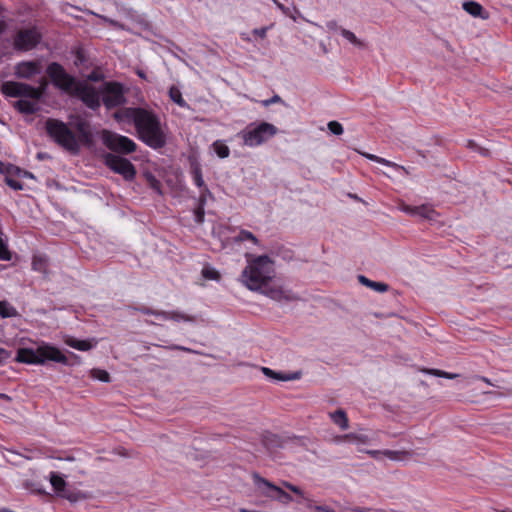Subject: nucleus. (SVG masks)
<instances>
[{
  "label": "nucleus",
  "mask_w": 512,
  "mask_h": 512,
  "mask_svg": "<svg viewBox=\"0 0 512 512\" xmlns=\"http://www.w3.org/2000/svg\"><path fill=\"white\" fill-rule=\"evenodd\" d=\"M113 118L118 122H132L138 138L148 147L159 150L166 145V134L160 118L152 110L142 107H126L116 111Z\"/></svg>",
  "instance_id": "1"
},
{
  "label": "nucleus",
  "mask_w": 512,
  "mask_h": 512,
  "mask_svg": "<svg viewBox=\"0 0 512 512\" xmlns=\"http://www.w3.org/2000/svg\"><path fill=\"white\" fill-rule=\"evenodd\" d=\"M246 267L241 273V282L252 291L266 287L274 277V262L267 255L245 254Z\"/></svg>",
  "instance_id": "2"
},
{
  "label": "nucleus",
  "mask_w": 512,
  "mask_h": 512,
  "mask_svg": "<svg viewBox=\"0 0 512 512\" xmlns=\"http://www.w3.org/2000/svg\"><path fill=\"white\" fill-rule=\"evenodd\" d=\"M16 360L26 364H44L47 361L70 364L68 357L57 347L50 344H42L36 349L19 348L16 354Z\"/></svg>",
  "instance_id": "3"
},
{
  "label": "nucleus",
  "mask_w": 512,
  "mask_h": 512,
  "mask_svg": "<svg viewBox=\"0 0 512 512\" xmlns=\"http://www.w3.org/2000/svg\"><path fill=\"white\" fill-rule=\"evenodd\" d=\"M46 132L59 146L71 153L79 152L76 134L61 120L49 118L45 123Z\"/></svg>",
  "instance_id": "4"
},
{
  "label": "nucleus",
  "mask_w": 512,
  "mask_h": 512,
  "mask_svg": "<svg viewBox=\"0 0 512 512\" xmlns=\"http://www.w3.org/2000/svg\"><path fill=\"white\" fill-rule=\"evenodd\" d=\"M277 132L278 128L275 125L268 122H260L248 125L239 135L245 146L257 147L274 137Z\"/></svg>",
  "instance_id": "5"
},
{
  "label": "nucleus",
  "mask_w": 512,
  "mask_h": 512,
  "mask_svg": "<svg viewBox=\"0 0 512 512\" xmlns=\"http://www.w3.org/2000/svg\"><path fill=\"white\" fill-rule=\"evenodd\" d=\"M46 74L56 88L69 94H72L80 82L74 76L67 73L65 68L58 62L48 64Z\"/></svg>",
  "instance_id": "6"
},
{
  "label": "nucleus",
  "mask_w": 512,
  "mask_h": 512,
  "mask_svg": "<svg viewBox=\"0 0 512 512\" xmlns=\"http://www.w3.org/2000/svg\"><path fill=\"white\" fill-rule=\"evenodd\" d=\"M102 103L110 110L126 103L125 88L117 81L104 82L100 88Z\"/></svg>",
  "instance_id": "7"
},
{
  "label": "nucleus",
  "mask_w": 512,
  "mask_h": 512,
  "mask_svg": "<svg viewBox=\"0 0 512 512\" xmlns=\"http://www.w3.org/2000/svg\"><path fill=\"white\" fill-rule=\"evenodd\" d=\"M103 144L111 151L130 154L136 151L137 144L127 136L111 132L109 130H103L101 133Z\"/></svg>",
  "instance_id": "8"
},
{
  "label": "nucleus",
  "mask_w": 512,
  "mask_h": 512,
  "mask_svg": "<svg viewBox=\"0 0 512 512\" xmlns=\"http://www.w3.org/2000/svg\"><path fill=\"white\" fill-rule=\"evenodd\" d=\"M462 387L466 389L464 391L465 400L472 403L494 405L503 396V393L498 390H485V386Z\"/></svg>",
  "instance_id": "9"
},
{
  "label": "nucleus",
  "mask_w": 512,
  "mask_h": 512,
  "mask_svg": "<svg viewBox=\"0 0 512 512\" xmlns=\"http://www.w3.org/2000/svg\"><path fill=\"white\" fill-rule=\"evenodd\" d=\"M105 165L113 172L120 174L126 181H132L136 176V168L130 160L108 153L104 158Z\"/></svg>",
  "instance_id": "10"
},
{
  "label": "nucleus",
  "mask_w": 512,
  "mask_h": 512,
  "mask_svg": "<svg viewBox=\"0 0 512 512\" xmlns=\"http://www.w3.org/2000/svg\"><path fill=\"white\" fill-rule=\"evenodd\" d=\"M41 34L37 28L20 29L13 41L14 48L19 51H29L35 48L41 41Z\"/></svg>",
  "instance_id": "11"
},
{
  "label": "nucleus",
  "mask_w": 512,
  "mask_h": 512,
  "mask_svg": "<svg viewBox=\"0 0 512 512\" xmlns=\"http://www.w3.org/2000/svg\"><path fill=\"white\" fill-rule=\"evenodd\" d=\"M1 93L11 98L33 99L36 95L35 87L17 81H5L1 85Z\"/></svg>",
  "instance_id": "12"
},
{
  "label": "nucleus",
  "mask_w": 512,
  "mask_h": 512,
  "mask_svg": "<svg viewBox=\"0 0 512 512\" xmlns=\"http://www.w3.org/2000/svg\"><path fill=\"white\" fill-rule=\"evenodd\" d=\"M72 95L77 96L88 108L97 110L101 106V93L95 87L79 82Z\"/></svg>",
  "instance_id": "13"
},
{
  "label": "nucleus",
  "mask_w": 512,
  "mask_h": 512,
  "mask_svg": "<svg viewBox=\"0 0 512 512\" xmlns=\"http://www.w3.org/2000/svg\"><path fill=\"white\" fill-rule=\"evenodd\" d=\"M72 128L77 132L76 136L81 146L91 147L94 143L91 124L81 116H76L70 122Z\"/></svg>",
  "instance_id": "14"
},
{
  "label": "nucleus",
  "mask_w": 512,
  "mask_h": 512,
  "mask_svg": "<svg viewBox=\"0 0 512 512\" xmlns=\"http://www.w3.org/2000/svg\"><path fill=\"white\" fill-rule=\"evenodd\" d=\"M254 484L268 497L275 498L282 503H289L292 501V497L282 490L280 487L275 486L266 479L260 477L258 474H254Z\"/></svg>",
  "instance_id": "15"
},
{
  "label": "nucleus",
  "mask_w": 512,
  "mask_h": 512,
  "mask_svg": "<svg viewBox=\"0 0 512 512\" xmlns=\"http://www.w3.org/2000/svg\"><path fill=\"white\" fill-rule=\"evenodd\" d=\"M0 173L5 174V183L15 191L23 190L24 185L20 181L14 179L12 176H21L24 174L25 176H32L30 173L26 171H22L20 168L12 165L5 164L0 161Z\"/></svg>",
  "instance_id": "16"
},
{
  "label": "nucleus",
  "mask_w": 512,
  "mask_h": 512,
  "mask_svg": "<svg viewBox=\"0 0 512 512\" xmlns=\"http://www.w3.org/2000/svg\"><path fill=\"white\" fill-rule=\"evenodd\" d=\"M49 481L58 496H61L71 502L77 500L76 495L73 492L66 490V481L62 475L52 471L49 474Z\"/></svg>",
  "instance_id": "17"
},
{
  "label": "nucleus",
  "mask_w": 512,
  "mask_h": 512,
  "mask_svg": "<svg viewBox=\"0 0 512 512\" xmlns=\"http://www.w3.org/2000/svg\"><path fill=\"white\" fill-rule=\"evenodd\" d=\"M41 69L38 61H22L15 66V75L20 79H31L40 74Z\"/></svg>",
  "instance_id": "18"
},
{
  "label": "nucleus",
  "mask_w": 512,
  "mask_h": 512,
  "mask_svg": "<svg viewBox=\"0 0 512 512\" xmlns=\"http://www.w3.org/2000/svg\"><path fill=\"white\" fill-rule=\"evenodd\" d=\"M401 210L411 216H418L421 217L422 219L427 220H434L437 215L436 211L430 205L427 204H423L420 206H411L403 204L401 206Z\"/></svg>",
  "instance_id": "19"
},
{
  "label": "nucleus",
  "mask_w": 512,
  "mask_h": 512,
  "mask_svg": "<svg viewBox=\"0 0 512 512\" xmlns=\"http://www.w3.org/2000/svg\"><path fill=\"white\" fill-rule=\"evenodd\" d=\"M265 376L278 381H292L299 380L301 378V371L294 372H276L268 367H261L259 369Z\"/></svg>",
  "instance_id": "20"
},
{
  "label": "nucleus",
  "mask_w": 512,
  "mask_h": 512,
  "mask_svg": "<svg viewBox=\"0 0 512 512\" xmlns=\"http://www.w3.org/2000/svg\"><path fill=\"white\" fill-rule=\"evenodd\" d=\"M189 166H190V174L192 176L194 184L197 188H202L206 186V183L203 179L202 166L200 162L195 157L189 158Z\"/></svg>",
  "instance_id": "21"
},
{
  "label": "nucleus",
  "mask_w": 512,
  "mask_h": 512,
  "mask_svg": "<svg viewBox=\"0 0 512 512\" xmlns=\"http://www.w3.org/2000/svg\"><path fill=\"white\" fill-rule=\"evenodd\" d=\"M463 9L473 17H480L482 19L488 18V13L484 10L481 4L475 1H466L463 3Z\"/></svg>",
  "instance_id": "22"
},
{
  "label": "nucleus",
  "mask_w": 512,
  "mask_h": 512,
  "mask_svg": "<svg viewBox=\"0 0 512 512\" xmlns=\"http://www.w3.org/2000/svg\"><path fill=\"white\" fill-rule=\"evenodd\" d=\"M14 108L22 114L32 115L38 110L37 104L26 99H20L14 103Z\"/></svg>",
  "instance_id": "23"
},
{
  "label": "nucleus",
  "mask_w": 512,
  "mask_h": 512,
  "mask_svg": "<svg viewBox=\"0 0 512 512\" xmlns=\"http://www.w3.org/2000/svg\"><path fill=\"white\" fill-rule=\"evenodd\" d=\"M358 153H360L362 156H364L365 158L371 160V161H374V162H377L379 164H382L384 166H387V167H391V168H394L396 170H403V171H406V168L402 165H399L395 162H392L390 160H387L385 158H382V157H379L377 155H374V154H370V153H366V152H360L358 151Z\"/></svg>",
  "instance_id": "24"
},
{
  "label": "nucleus",
  "mask_w": 512,
  "mask_h": 512,
  "mask_svg": "<svg viewBox=\"0 0 512 512\" xmlns=\"http://www.w3.org/2000/svg\"><path fill=\"white\" fill-rule=\"evenodd\" d=\"M161 317L164 320H173L176 322L184 321V322H194L195 318L191 315L184 314L179 311H162Z\"/></svg>",
  "instance_id": "25"
},
{
  "label": "nucleus",
  "mask_w": 512,
  "mask_h": 512,
  "mask_svg": "<svg viewBox=\"0 0 512 512\" xmlns=\"http://www.w3.org/2000/svg\"><path fill=\"white\" fill-rule=\"evenodd\" d=\"M329 416L334 424L339 426L342 430L349 428V421L344 410L338 409L335 412L329 413Z\"/></svg>",
  "instance_id": "26"
},
{
  "label": "nucleus",
  "mask_w": 512,
  "mask_h": 512,
  "mask_svg": "<svg viewBox=\"0 0 512 512\" xmlns=\"http://www.w3.org/2000/svg\"><path fill=\"white\" fill-rule=\"evenodd\" d=\"M358 280L360 283H362L366 287H369V288L373 289L374 291H377L380 293L386 292L389 289V286L386 283L372 281L363 275H359Z\"/></svg>",
  "instance_id": "27"
},
{
  "label": "nucleus",
  "mask_w": 512,
  "mask_h": 512,
  "mask_svg": "<svg viewBox=\"0 0 512 512\" xmlns=\"http://www.w3.org/2000/svg\"><path fill=\"white\" fill-rule=\"evenodd\" d=\"M65 343L69 347L79 351H88L93 347L92 343L89 340H79L73 337H69L68 339H66Z\"/></svg>",
  "instance_id": "28"
},
{
  "label": "nucleus",
  "mask_w": 512,
  "mask_h": 512,
  "mask_svg": "<svg viewBox=\"0 0 512 512\" xmlns=\"http://www.w3.org/2000/svg\"><path fill=\"white\" fill-rule=\"evenodd\" d=\"M18 311L15 307H13L9 302L3 300L0 301V317L5 318H12L18 316Z\"/></svg>",
  "instance_id": "29"
},
{
  "label": "nucleus",
  "mask_w": 512,
  "mask_h": 512,
  "mask_svg": "<svg viewBox=\"0 0 512 512\" xmlns=\"http://www.w3.org/2000/svg\"><path fill=\"white\" fill-rule=\"evenodd\" d=\"M170 99L182 108H188V103L183 99L181 91L176 86L169 89Z\"/></svg>",
  "instance_id": "30"
},
{
  "label": "nucleus",
  "mask_w": 512,
  "mask_h": 512,
  "mask_svg": "<svg viewBox=\"0 0 512 512\" xmlns=\"http://www.w3.org/2000/svg\"><path fill=\"white\" fill-rule=\"evenodd\" d=\"M234 241L236 243H241L243 241H251L254 245H259L258 238L250 231L241 229L237 236H235Z\"/></svg>",
  "instance_id": "31"
},
{
  "label": "nucleus",
  "mask_w": 512,
  "mask_h": 512,
  "mask_svg": "<svg viewBox=\"0 0 512 512\" xmlns=\"http://www.w3.org/2000/svg\"><path fill=\"white\" fill-rule=\"evenodd\" d=\"M212 146L218 157L227 158L230 155V149L223 141L217 140Z\"/></svg>",
  "instance_id": "32"
},
{
  "label": "nucleus",
  "mask_w": 512,
  "mask_h": 512,
  "mask_svg": "<svg viewBox=\"0 0 512 512\" xmlns=\"http://www.w3.org/2000/svg\"><path fill=\"white\" fill-rule=\"evenodd\" d=\"M90 377L93 380H98L101 382H110V374L104 369H99V368L91 369Z\"/></svg>",
  "instance_id": "33"
},
{
  "label": "nucleus",
  "mask_w": 512,
  "mask_h": 512,
  "mask_svg": "<svg viewBox=\"0 0 512 512\" xmlns=\"http://www.w3.org/2000/svg\"><path fill=\"white\" fill-rule=\"evenodd\" d=\"M339 31L341 35L353 45L360 48L364 47V43L360 39H358L352 31L345 28H340Z\"/></svg>",
  "instance_id": "34"
},
{
  "label": "nucleus",
  "mask_w": 512,
  "mask_h": 512,
  "mask_svg": "<svg viewBox=\"0 0 512 512\" xmlns=\"http://www.w3.org/2000/svg\"><path fill=\"white\" fill-rule=\"evenodd\" d=\"M423 372H425L427 374H430V375H434V376L450 379V380L455 379L456 377H458L457 374L448 373V372H445L443 370H438V369H423Z\"/></svg>",
  "instance_id": "35"
},
{
  "label": "nucleus",
  "mask_w": 512,
  "mask_h": 512,
  "mask_svg": "<svg viewBox=\"0 0 512 512\" xmlns=\"http://www.w3.org/2000/svg\"><path fill=\"white\" fill-rule=\"evenodd\" d=\"M406 455L407 452L405 451L383 450V456L393 461L403 460Z\"/></svg>",
  "instance_id": "36"
},
{
  "label": "nucleus",
  "mask_w": 512,
  "mask_h": 512,
  "mask_svg": "<svg viewBox=\"0 0 512 512\" xmlns=\"http://www.w3.org/2000/svg\"><path fill=\"white\" fill-rule=\"evenodd\" d=\"M11 259L12 254L8 248L7 243L0 237V260L10 261Z\"/></svg>",
  "instance_id": "37"
},
{
  "label": "nucleus",
  "mask_w": 512,
  "mask_h": 512,
  "mask_svg": "<svg viewBox=\"0 0 512 512\" xmlns=\"http://www.w3.org/2000/svg\"><path fill=\"white\" fill-rule=\"evenodd\" d=\"M199 190H200L199 198H198L199 204L206 205L208 198H211V199L214 198L213 194L211 193V191L209 190L207 185L200 188Z\"/></svg>",
  "instance_id": "38"
},
{
  "label": "nucleus",
  "mask_w": 512,
  "mask_h": 512,
  "mask_svg": "<svg viewBox=\"0 0 512 512\" xmlns=\"http://www.w3.org/2000/svg\"><path fill=\"white\" fill-rule=\"evenodd\" d=\"M47 86H48L47 80L45 78H41L39 81V86L35 87L36 95L34 96V100L37 101L43 97V95L46 92Z\"/></svg>",
  "instance_id": "39"
},
{
  "label": "nucleus",
  "mask_w": 512,
  "mask_h": 512,
  "mask_svg": "<svg viewBox=\"0 0 512 512\" xmlns=\"http://www.w3.org/2000/svg\"><path fill=\"white\" fill-rule=\"evenodd\" d=\"M467 148L478 152L480 155L487 157L489 156V150L487 148H483L479 146L474 140L467 141Z\"/></svg>",
  "instance_id": "40"
},
{
  "label": "nucleus",
  "mask_w": 512,
  "mask_h": 512,
  "mask_svg": "<svg viewBox=\"0 0 512 512\" xmlns=\"http://www.w3.org/2000/svg\"><path fill=\"white\" fill-rule=\"evenodd\" d=\"M194 216L196 223H203L205 218V205H201L198 203L197 207L194 210Z\"/></svg>",
  "instance_id": "41"
},
{
  "label": "nucleus",
  "mask_w": 512,
  "mask_h": 512,
  "mask_svg": "<svg viewBox=\"0 0 512 512\" xmlns=\"http://www.w3.org/2000/svg\"><path fill=\"white\" fill-rule=\"evenodd\" d=\"M329 131L334 135H341L343 133V126L338 121H330L327 124Z\"/></svg>",
  "instance_id": "42"
},
{
  "label": "nucleus",
  "mask_w": 512,
  "mask_h": 512,
  "mask_svg": "<svg viewBox=\"0 0 512 512\" xmlns=\"http://www.w3.org/2000/svg\"><path fill=\"white\" fill-rule=\"evenodd\" d=\"M266 295H268L270 298L274 300H281L282 298H285L284 291L282 289L272 288L269 289L266 292Z\"/></svg>",
  "instance_id": "43"
},
{
  "label": "nucleus",
  "mask_w": 512,
  "mask_h": 512,
  "mask_svg": "<svg viewBox=\"0 0 512 512\" xmlns=\"http://www.w3.org/2000/svg\"><path fill=\"white\" fill-rule=\"evenodd\" d=\"M147 180H148V183H149V186L156 192H158L159 194H161V182L153 175H149L147 177Z\"/></svg>",
  "instance_id": "44"
},
{
  "label": "nucleus",
  "mask_w": 512,
  "mask_h": 512,
  "mask_svg": "<svg viewBox=\"0 0 512 512\" xmlns=\"http://www.w3.org/2000/svg\"><path fill=\"white\" fill-rule=\"evenodd\" d=\"M202 275L206 278V279H210V280H218L220 275L219 273L214 270V269H209V268H204L202 270Z\"/></svg>",
  "instance_id": "45"
},
{
  "label": "nucleus",
  "mask_w": 512,
  "mask_h": 512,
  "mask_svg": "<svg viewBox=\"0 0 512 512\" xmlns=\"http://www.w3.org/2000/svg\"><path fill=\"white\" fill-rule=\"evenodd\" d=\"M281 102H282V98L279 95L275 94L270 99H265V100L260 101V104L264 107H268L272 104L281 103Z\"/></svg>",
  "instance_id": "46"
},
{
  "label": "nucleus",
  "mask_w": 512,
  "mask_h": 512,
  "mask_svg": "<svg viewBox=\"0 0 512 512\" xmlns=\"http://www.w3.org/2000/svg\"><path fill=\"white\" fill-rule=\"evenodd\" d=\"M137 311L141 312L144 315H155V316H161L162 311L153 310L146 306H141L136 308Z\"/></svg>",
  "instance_id": "47"
},
{
  "label": "nucleus",
  "mask_w": 512,
  "mask_h": 512,
  "mask_svg": "<svg viewBox=\"0 0 512 512\" xmlns=\"http://www.w3.org/2000/svg\"><path fill=\"white\" fill-rule=\"evenodd\" d=\"M75 57H76V59H75L74 64H75L76 66L81 65V64L85 61V56H84V53H83V51H82L81 49H78V50L76 51V53H75Z\"/></svg>",
  "instance_id": "48"
},
{
  "label": "nucleus",
  "mask_w": 512,
  "mask_h": 512,
  "mask_svg": "<svg viewBox=\"0 0 512 512\" xmlns=\"http://www.w3.org/2000/svg\"><path fill=\"white\" fill-rule=\"evenodd\" d=\"M367 453L377 460L381 459V457L383 456V451L381 450H369L367 451Z\"/></svg>",
  "instance_id": "49"
},
{
  "label": "nucleus",
  "mask_w": 512,
  "mask_h": 512,
  "mask_svg": "<svg viewBox=\"0 0 512 512\" xmlns=\"http://www.w3.org/2000/svg\"><path fill=\"white\" fill-rule=\"evenodd\" d=\"M341 439L347 440L349 442H355V441L360 440L361 437L356 436L354 434H346V435L342 436Z\"/></svg>",
  "instance_id": "50"
},
{
  "label": "nucleus",
  "mask_w": 512,
  "mask_h": 512,
  "mask_svg": "<svg viewBox=\"0 0 512 512\" xmlns=\"http://www.w3.org/2000/svg\"><path fill=\"white\" fill-rule=\"evenodd\" d=\"M42 260L40 258L34 257L32 266L34 270H41Z\"/></svg>",
  "instance_id": "51"
},
{
  "label": "nucleus",
  "mask_w": 512,
  "mask_h": 512,
  "mask_svg": "<svg viewBox=\"0 0 512 512\" xmlns=\"http://www.w3.org/2000/svg\"><path fill=\"white\" fill-rule=\"evenodd\" d=\"M10 352L5 350L4 348H0V363L10 357Z\"/></svg>",
  "instance_id": "52"
},
{
  "label": "nucleus",
  "mask_w": 512,
  "mask_h": 512,
  "mask_svg": "<svg viewBox=\"0 0 512 512\" xmlns=\"http://www.w3.org/2000/svg\"><path fill=\"white\" fill-rule=\"evenodd\" d=\"M285 486L290 489L292 492L298 494V495H302V491L300 490V488H298L297 486H294L292 484H289V483H285Z\"/></svg>",
  "instance_id": "53"
},
{
  "label": "nucleus",
  "mask_w": 512,
  "mask_h": 512,
  "mask_svg": "<svg viewBox=\"0 0 512 512\" xmlns=\"http://www.w3.org/2000/svg\"><path fill=\"white\" fill-rule=\"evenodd\" d=\"M88 79L91 80V81H99L100 80V75L96 72H92L89 76H88Z\"/></svg>",
  "instance_id": "54"
},
{
  "label": "nucleus",
  "mask_w": 512,
  "mask_h": 512,
  "mask_svg": "<svg viewBox=\"0 0 512 512\" xmlns=\"http://www.w3.org/2000/svg\"><path fill=\"white\" fill-rule=\"evenodd\" d=\"M327 27L329 29H340L341 28V27L337 26V23L335 21L328 22Z\"/></svg>",
  "instance_id": "55"
},
{
  "label": "nucleus",
  "mask_w": 512,
  "mask_h": 512,
  "mask_svg": "<svg viewBox=\"0 0 512 512\" xmlns=\"http://www.w3.org/2000/svg\"><path fill=\"white\" fill-rule=\"evenodd\" d=\"M316 510H317V512H334L333 510H331L329 508L321 507V506H317Z\"/></svg>",
  "instance_id": "56"
},
{
  "label": "nucleus",
  "mask_w": 512,
  "mask_h": 512,
  "mask_svg": "<svg viewBox=\"0 0 512 512\" xmlns=\"http://www.w3.org/2000/svg\"><path fill=\"white\" fill-rule=\"evenodd\" d=\"M6 24L3 20H0V35L4 32Z\"/></svg>",
  "instance_id": "57"
},
{
  "label": "nucleus",
  "mask_w": 512,
  "mask_h": 512,
  "mask_svg": "<svg viewBox=\"0 0 512 512\" xmlns=\"http://www.w3.org/2000/svg\"><path fill=\"white\" fill-rule=\"evenodd\" d=\"M173 349H176V350H184V351H187L188 349L182 347V346H178V345H175L172 347Z\"/></svg>",
  "instance_id": "58"
},
{
  "label": "nucleus",
  "mask_w": 512,
  "mask_h": 512,
  "mask_svg": "<svg viewBox=\"0 0 512 512\" xmlns=\"http://www.w3.org/2000/svg\"><path fill=\"white\" fill-rule=\"evenodd\" d=\"M0 398L10 400V397L7 396L6 394H0Z\"/></svg>",
  "instance_id": "59"
},
{
  "label": "nucleus",
  "mask_w": 512,
  "mask_h": 512,
  "mask_svg": "<svg viewBox=\"0 0 512 512\" xmlns=\"http://www.w3.org/2000/svg\"><path fill=\"white\" fill-rule=\"evenodd\" d=\"M356 511L357 512H370L369 510H365V509H357Z\"/></svg>",
  "instance_id": "60"
},
{
  "label": "nucleus",
  "mask_w": 512,
  "mask_h": 512,
  "mask_svg": "<svg viewBox=\"0 0 512 512\" xmlns=\"http://www.w3.org/2000/svg\"><path fill=\"white\" fill-rule=\"evenodd\" d=\"M418 154L422 157H425L424 153L422 151H418Z\"/></svg>",
  "instance_id": "61"
},
{
  "label": "nucleus",
  "mask_w": 512,
  "mask_h": 512,
  "mask_svg": "<svg viewBox=\"0 0 512 512\" xmlns=\"http://www.w3.org/2000/svg\"><path fill=\"white\" fill-rule=\"evenodd\" d=\"M481 380L485 381L487 384H491L486 378H482Z\"/></svg>",
  "instance_id": "62"
},
{
  "label": "nucleus",
  "mask_w": 512,
  "mask_h": 512,
  "mask_svg": "<svg viewBox=\"0 0 512 512\" xmlns=\"http://www.w3.org/2000/svg\"><path fill=\"white\" fill-rule=\"evenodd\" d=\"M71 356H72L73 358H78V356H77L76 354H74V353H71Z\"/></svg>",
  "instance_id": "63"
},
{
  "label": "nucleus",
  "mask_w": 512,
  "mask_h": 512,
  "mask_svg": "<svg viewBox=\"0 0 512 512\" xmlns=\"http://www.w3.org/2000/svg\"><path fill=\"white\" fill-rule=\"evenodd\" d=\"M278 6H279V8H281V9H283V8H284V6H283L282 4H279V3H278Z\"/></svg>",
  "instance_id": "64"
}]
</instances>
